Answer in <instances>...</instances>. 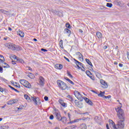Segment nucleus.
I'll return each instance as SVG.
<instances>
[{"mask_svg": "<svg viewBox=\"0 0 129 129\" xmlns=\"http://www.w3.org/2000/svg\"><path fill=\"white\" fill-rule=\"evenodd\" d=\"M89 77H90V78L92 79V80H95V79L94 78V77L93 76H89Z\"/></svg>", "mask_w": 129, "mask_h": 129, "instance_id": "45", "label": "nucleus"}, {"mask_svg": "<svg viewBox=\"0 0 129 129\" xmlns=\"http://www.w3.org/2000/svg\"><path fill=\"white\" fill-rule=\"evenodd\" d=\"M109 124H112L113 127V129H117L116 128V125H115V123H114V122H113V121H112V120L111 119H109Z\"/></svg>", "mask_w": 129, "mask_h": 129, "instance_id": "14", "label": "nucleus"}, {"mask_svg": "<svg viewBox=\"0 0 129 129\" xmlns=\"http://www.w3.org/2000/svg\"><path fill=\"white\" fill-rule=\"evenodd\" d=\"M3 92H4L5 94H7V93H8V92H9V91L6 89H4L3 90Z\"/></svg>", "mask_w": 129, "mask_h": 129, "instance_id": "39", "label": "nucleus"}, {"mask_svg": "<svg viewBox=\"0 0 129 129\" xmlns=\"http://www.w3.org/2000/svg\"><path fill=\"white\" fill-rule=\"evenodd\" d=\"M41 51H42V52H48V50L44 48H41Z\"/></svg>", "mask_w": 129, "mask_h": 129, "instance_id": "46", "label": "nucleus"}, {"mask_svg": "<svg viewBox=\"0 0 129 129\" xmlns=\"http://www.w3.org/2000/svg\"><path fill=\"white\" fill-rule=\"evenodd\" d=\"M80 120H81V118L75 119V122H79Z\"/></svg>", "mask_w": 129, "mask_h": 129, "instance_id": "40", "label": "nucleus"}, {"mask_svg": "<svg viewBox=\"0 0 129 129\" xmlns=\"http://www.w3.org/2000/svg\"><path fill=\"white\" fill-rule=\"evenodd\" d=\"M31 100H32L34 102L35 105H38V104H41V101L39 97H31Z\"/></svg>", "mask_w": 129, "mask_h": 129, "instance_id": "5", "label": "nucleus"}, {"mask_svg": "<svg viewBox=\"0 0 129 129\" xmlns=\"http://www.w3.org/2000/svg\"><path fill=\"white\" fill-rule=\"evenodd\" d=\"M13 58L14 59H15V60H16V59L17 60V58H19V57H18V56H16L15 55H13Z\"/></svg>", "mask_w": 129, "mask_h": 129, "instance_id": "58", "label": "nucleus"}, {"mask_svg": "<svg viewBox=\"0 0 129 129\" xmlns=\"http://www.w3.org/2000/svg\"><path fill=\"white\" fill-rule=\"evenodd\" d=\"M0 12H2L3 14H6V13H8V11L6 10H4L3 9L0 10Z\"/></svg>", "mask_w": 129, "mask_h": 129, "instance_id": "38", "label": "nucleus"}, {"mask_svg": "<svg viewBox=\"0 0 129 129\" xmlns=\"http://www.w3.org/2000/svg\"><path fill=\"white\" fill-rule=\"evenodd\" d=\"M79 59H80V61H83V57H81V56H79Z\"/></svg>", "mask_w": 129, "mask_h": 129, "instance_id": "59", "label": "nucleus"}, {"mask_svg": "<svg viewBox=\"0 0 129 129\" xmlns=\"http://www.w3.org/2000/svg\"><path fill=\"white\" fill-rule=\"evenodd\" d=\"M96 36L98 39H101L102 38V33L98 31L96 32Z\"/></svg>", "mask_w": 129, "mask_h": 129, "instance_id": "16", "label": "nucleus"}, {"mask_svg": "<svg viewBox=\"0 0 129 129\" xmlns=\"http://www.w3.org/2000/svg\"><path fill=\"white\" fill-rule=\"evenodd\" d=\"M74 94L77 97V99L78 100H80V101H82L84 99L83 97H82V95L80 94V92H79L78 91H75L74 92Z\"/></svg>", "mask_w": 129, "mask_h": 129, "instance_id": "4", "label": "nucleus"}, {"mask_svg": "<svg viewBox=\"0 0 129 129\" xmlns=\"http://www.w3.org/2000/svg\"><path fill=\"white\" fill-rule=\"evenodd\" d=\"M104 94H105V92L100 91V93L98 94V96L99 97H103V98H104Z\"/></svg>", "mask_w": 129, "mask_h": 129, "instance_id": "15", "label": "nucleus"}, {"mask_svg": "<svg viewBox=\"0 0 129 129\" xmlns=\"http://www.w3.org/2000/svg\"><path fill=\"white\" fill-rule=\"evenodd\" d=\"M100 82L102 84V85H103V88H107V87H108L107 83H106V82H105V81H104L103 80H100Z\"/></svg>", "mask_w": 129, "mask_h": 129, "instance_id": "9", "label": "nucleus"}, {"mask_svg": "<svg viewBox=\"0 0 129 129\" xmlns=\"http://www.w3.org/2000/svg\"><path fill=\"white\" fill-rule=\"evenodd\" d=\"M17 61L19 62V63H21V64H24V63H25V60H24L23 59L18 57L17 58Z\"/></svg>", "mask_w": 129, "mask_h": 129, "instance_id": "19", "label": "nucleus"}, {"mask_svg": "<svg viewBox=\"0 0 129 129\" xmlns=\"http://www.w3.org/2000/svg\"><path fill=\"white\" fill-rule=\"evenodd\" d=\"M84 99H85V101H86V103H88L89 105H90L91 106H93V102L91 101V100L86 97H84Z\"/></svg>", "mask_w": 129, "mask_h": 129, "instance_id": "7", "label": "nucleus"}, {"mask_svg": "<svg viewBox=\"0 0 129 129\" xmlns=\"http://www.w3.org/2000/svg\"><path fill=\"white\" fill-rule=\"evenodd\" d=\"M73 60L75 61V64H76V65H80V66H81L82 68H83V69H85V68H84V64H83V63L80 62L79 61L77 60L75 58H73Z\"/></svg>", "mask_w": 129, "mask_h": 129, "instance_id": "11", "label": "nucleus"}, {"mask_svg": "<svg viewBox=\"0 0 129 129\" xmlns=\"http://www.w3.org/2000/svg\"><path fill=\"white\" fill-rule=\"evenodd\" d=\"M16 50L17 51H22V48L20 45H15Z\"/></svg>", "mask_w": 129, "mask_h": 129, "instance_id": "23", "label": "nucleus"}, {"mask_svg": "<svg viewBox=\"0 0 129 129\" xmlns=\"http://www.w3.org/2000/svg\"><path fill=\"white\" fill-rule=\"evenodd\" d=\"M74 122H75V120H74L73 121H70L68 123V124H70L71 123H74Z\"/></svg>", "mask_w": 129, "mask_h": 129, "instance_id": "54", "label": "nucleus"}, {"mask_svg": "<svg viewBox=\"0 0 129 129\" xmlns=\"http://www.w3.org/2000/svg\"><path fill=\"white\" fill-rule=\"evenodd\" d=\"M49 119L51 120L54 119V115H50L49 116Z\"/></svg>", "mask_w": 129, "mask_h": 129, "instance_id": "47", "label": "nucleus"}, {"mask_svg": "<svg viewBox=\"0 0 129 129\" xmlns=\"http://www.w3.org/2000/svg\"><path fill=\"white\" fill-rule=\"evenodd\" d=\"M75 103L76 105L77 106L79 103V102L78 101V100H75Z\"/></svg>", "mask_w": 129, "mask_h": 129, "instance_id": "42", "label": "nucleus"}, {"mask_svg": "<svg viewBox=\"0 0 129 129\" xmlns=\"http://www.w3.org/2000/svg\"><path fill=\"white\" fill-rule=\"evenodd\" d=\"M68 117H69L70 120H71V114H70V113H68Z\"/></svg>", "mask_w": 129, "mask_h": 129, "instance_id": "48", "label": "nucleus"}, {"mask_svg": "<svg viewBox=\"0 0 129 129\" xmlns=\"http://www.w3.org/2000/svg\"><path fill=\"white\" fill-rule=\"evenodd\" d=\"M20 82L21 84L24 86V87H26V88H31L32 87V85H31V84H30V83H29V82L28 81H26V80H20Z\"/></svg>", "mask_w": 129, "mask_h": 129, "instance_id": "3", "label": "nucleus"}, {"mask_svg": "<svg viewBox=\"0 0 129 129\" xmlns=\"http://www.w3.org/2000/svg\"><path fill=\"white\" fill-rule=\"evenodd\" d=\"M8 105H12L13 104H15V103H14V101L13 100L10 101L8 103Z\"/></svg>", "mask_w": 129, "mask_h": 129, "instance_id": "35", "label": "nucleus"}, {"mask_svg": "<svg viewBox=\"0 0 129 129\" xmlns=\"http://www.w3.org/2000/svg\"><path fill=\"white\" fill-rule=\"evenodd\" d=\"M12 100L13 101L14 103H17V102H18V100H17V99H14Z\"/></svg>", "mask_w": 129, "mask_h": 129, "instance_id": "60", "label": "nucleus"}, {"mask_svg": "<svg viewBox=\"0 0 129 129\" xmlns=\"http://www.w3.org/2000/svg\"><path fill=\"white\" fill-rule=\"evenodd\" d=\"M57 83L58 87H59L61 90H66V89H68V88H69L64 82L60 80H57Z\"/></svg>", "mask_w": 129, "mask_h": 129, "instance_id": "2", "label": "nucleus"}, {"mask_svg": "<svg viewBox=\"0 0 129 129\" xmlns=\"http://www.w3.org/2000/svg\"><path fill=\"white\" fill-rule=\"evenodd\" d=\"M66 27L67 29H71V25H70V24H69V23H67L66 24Z\"/></svg>", "mask_w": 129, "mask_h": 129, "instance_id": "27", "label": "nucleus"}, {"mask_svg": "<svg viewBox=\"0 0 129 129\" xmlns=\"http://www.w3.org/2000/svg\"><path fill=\"white\" fill-rule=\"evenodd\" d=\"M44 99L45 101H48V99H49V98L48 97V96H45L44 97Z\"/></svg>", "mask_w": 129, "mask_h": 129, "instance_id": "43", "label": "nucleus"}, {"mask_svg": "<svg viewBox=\"0 0 129 129\" xmlns=\"http://www.w3.org/2000/svg\"><path fill=\"white\" fill-rule=\"evenodd\" d=\"M67 98L70 99V101H71V102H73V101H74L73 97H72L71 96V95H68Z\"/></svg>", "mask_w": 129, "mask_h": 129, "instance_id": "26", "label": "nucleus"}, {"mask_svg": "<svg viewBox=\"0 0 129 129\" xmlns=\"http://www.w3.org/2000/svg\"><path fill=\"white\" fill-rule=\"evenodd\" d=\"M4 65H6V66H3V68H10L11 67L9 64L7 63L6 62H5L3 63Z\"/></svg>", "mask_w": 129, "mask_h": 129, "instance_id": "31", "label": "nucleus"}, {"mask_svg": "<svg viewBox=\"0 0 129 129\" xmlns=\"http://www.w3.org/2000/svg\"><path fill=\"white\" fill-rule=\"evenodd\" d=\"M61 105L63 107H66V103L65 102H63L62 104H61Z\"/></svg>", "mask_w": 129, "mask_h": 129, "instance_id": "50", "label": "nucleus"}, {"mask_svg": "<svg viewBox=\"0 0 129 129\" xmlns=\"http://www.w3.org/2000/svg\"><path fill=\"white\" fill-rule=\"evenodd\" d=\"M119 67H123V64L119 63Z\"/></svg>", "mask_w": 129, "mask_h": 129, "instance_id": "63", "label": "nucleus"}, {"mask_svg": "<svg viewBox=\"0 0 129 129\" xmlns=\"http://www.w3.org/2000/svg\"><path fill=\"white\" fill-rule=\"evenodd\" d=\"M0 80H2V81H4V82H7V81H8V80H7L6 79L2 77H0Z\"/></svg>", "mask_w": 129, "mask_h": 129, "instance_id": "36", "label": "nucleus"}, {"mask_svg": "<svg viewBox=\"0 0 129 129\" xmlns=\"http://www.w3.org/2000/svg\"><path fill=\"white\" fill-rule=\"evenodd\" d=\"M60 121H62L63 123H66L67 122V117L65 116L61 117Z\"/></svg>", "mask_w": 129, "mask_h": 129, "instance_id": "18", "label": "nucleus"}, {"mask_svg": "<svg viewBox=\"0 0 129 129\" xmlns=\"http://www.w3.org/2000/svg\"><path fill=\"white\" fill-rule=\"evenodd\" d=\"M111 97V96H110V95H108V96H104V98H106V99H107V98L109 99V98H110Z\"/></svg>", "mask_w": 129, "mask_h": 129, "instance_id": "44", "label": "nucleus"}, {"mask_svg": "<svg viewBox=\"0 0 129 129\" xmlns=\"http://www.w3.org/2000/svg\"><path fill=\"white\" fill-rule=\"evenodd\" d=\"M3 71H4V69L2 68V67H0V73H3Z\"/></svg>", "mask_w": 129, "mask_h": 129, "instance_id": "53", "label": "nucleus"}, {"mask_svg": "<svg viewBox=\"0 0 129 129\" xmlns=\"http://www.w3.org/2000/svg\"><path fill=\"white\" fill-rule=\"evenodd\" d=\"M19 107H20V109H23V108H24V105H20L19 106Z\"/></svg>", "mask_w": 129, "mask_h": 129, "instance_id": "62", "label": "nucleus"}, {"mask_svg": "<svg viewBox=\"0 0 129 129\" xmlns=\"http://www.w3.org/2000/svg\"><path fill=\"white\" fill-rule=\"evenodd\" d=\"M63 58H64V59L67 60V61H68V62H70V60H69V58H67L66 56H63Z\"/></svg>", "mask_w": 129, "mask_h": 129, "instance_id": "51", "label": "nucleus"}, {"mask_svg": "<svg viewBox=\"0 0 129 129\" xmlns=\"http://www.w3.org/2000/svg\"><path fill=\"white\" fill-rule=\"evenodd\" d=\"M55 69H58V64H56L55 66Z\"/></svg>", "mask_w": 129, "mask_h": 129, "instance_id": "64", "label": "nucleus"}, {"mask_svg": "<svg viewBox=\"0 0 129 129\" xmlns=\"http://www.w3.org/2000/svg\"><path fill=\"white\" fill-rule=\"evenodd\" d=\"M58 66V70H61V69H62V68H63V65L61 64H57Z\"/></svg>", "mask_w": 129, "mask_h": 129, "instance_id": "33", "label": "nucleus"}, {"mask_svg": "<svg viewBox=\"0 0 129 129\" xmlns=\"http://www.w3.org/2000/svg\"><path fill=\"white\" fill-rule=\"evenodd\" d=\"M59 44H61V45H60V47H61L62 48H63V40H60L59 41Z\"/></svg>", "mask_w": 129, "mask_h": 129, "instance_id": "37", "label": "nucleus"}, {"mask_svg": "<svg viewBox=\"0 0 129 129\" xmlns=\"http://www.w3.org/2000/svg\"><path fill=\"white\" fill-rule=\"evenodd\" d=\"M15 86H16V87H18V88H21V86L20 85V84L18 83L17 85H15Z\"/></svg>", "mask_w": 129, "mask_h": 129, "instance_id": "56", "label": "nucleus"}, {"mask_svg": "<svg viewBox=\"0 0 129 129\" xmlns=\"http://www.w3.org/2000/svg\"><path fill=\"white\" fill-rule=\"evenodd\" d=\"M29 74H30L29 75H28V77H29V78L33 79V78H34L35 77V76H34V75L33 74H32V73H30Z\"/></svg>", "mask_w": 129, "mask_h": 129, "instance_id": "28", "label": "nucleus"}, {"mask_svg": "<svg viewBox=\"0 0 129 129\" xmlns=\"http://www.w3.org/2000/svg\"><path fill=\"white\" fill-rule=\"evenodd\" d=\"M106 7H107V8H112V4H111V3H107L106 4Z\"/></svg>", "mask_w": 129, "mask_h": 129, "instance_id": "32", "label": "nucleus"}, {"mask_svg": "<svg viewBox=\"0 0 129 129\" xmlns=\"http://www.w3.org/2000/svg\"><path fill=\"white\" fill-rule=\"evenodd\" d=\"M4 40H5V41H7V40H10V37H4Z\"/></svg>", "mask_w": 129, "mask_h": 129, "instance_id": "55", "label": "nucleus"}, {"mask_svg": "<svg viewBox=\"0 0 129 129\" xmlns=\"http://www.w3.org/2000/svg\"><path fill=\"white\" fill-rule=\"evenodd\" d=\"M76 127H77V125H72L70 126H68V129H75L76 128Z\"/></svg>", "mask_w": 129, "mask_h": 129, "instance_id": "22", "label": "nucleus"}, {"mask_svg": "<svg viewBox=\"0 0 129 129\" xmlns=\"http://www.w3.org/2000/svg\"><path fill=\"white\" fill-rule=\"evenodd\" d=\"M51 12L53 13V14H54V15H56L57 16H59V14H60V12L54 10H52Z\"/></svg>", "mask_w": 129, "mask_h": 129, "instance_id": "21", "label": "nucleus"}, {"mask_svg": "<svg viewBox=\"0 0 129 129\" xmlns=\"http://www.w3.org/2000/svg\"><path fill=\"white\" fill-rule=\"evenodd\" d=\"M85 60L87 62V64L90 65L91 67H93V65L92 64V63H91V61H90V60L88 59V58H86Z\"/></svg>", "mask_w": 129, "mask_h": 129, "instance_id": "20", "label": "nucleus"}, {"mask_svg": "<svg viewBox=\"0 0 129 129\" xmlns=\"http://www.w3.org/2000/svg\"><path fill=\"white\" fill-rule=\"evenodd\" d=\"M26 68H28V70H29L30 71H33V69H32V68H31V67H29V66H27L26 67Z\"/></svg>", "mask_w": 129, "mask_h": 129, "instance_id": "52", "label": "nucleus"}, {"mask_svg": "<svg viewBox=\"0 0 129 129\" xmlns=\"http://www.w3.org/2000/svg\"><path fill=\"white\" fill-rule=\"evenodd\" d=\"M86 74L87 75V76L89 77V76H90V75H92V73L89 71H86Z\"/></svg>", "mask_w": 129, "mask_h": 129, "instance_id": "29", "label": "nucleus"}, {"mask_svg": "<svg viewBox=\"0 0 129 129\" xmlns=\"http://www.w3.org/2000/svg\"><path fill=\"white\" fill-rule=\"evenodd\" d=\"M3 59H2L1 58H0V61H1V63H2V64H4V63H5V62L6 61V59H5V57H4Z\"/></svg>", "mask_w": 129, "mask_h": 129, "instance_id": "34", "label": "nucleus"}, {"mask_svg": "<svg viewBox=\"0 0 129 129\" xmlns=\"http://www.w3.org/2000/svg\"><path fill=\"white\" fill-rule=\"evenodd\" d=\"M8 47L9 49H11V50H13L14 51L16 50V45L13 43H8Z\"/></svg>", "mask_w": 129, "mask_h": 129, "instance_id": "10", "label": "nucleus"}, {"mask_svg": "<svg viewBox=\"0 0 129 129\" xmlns=\"http://www.w3.org/2000/svg\"><path fill=\"white\" fill-rule=\"evenodd\" d=\"M45 85V79L43 77H39V85L41 86H44Z\"/></svg>", "mask_w": 129, "mask_h": 129, "instance_id": "8", "label": "nucleus"}, {"mask_svg": "<svg viewBox=\"0 0 129 129\" xmlns=\"http://www.w3.org/2000/svg\"><path fill=\"white\" fill-rule=\"evenodd\" d=\"M24 98H25L26 100H28V101H30L31 100V98H30V97L27 94L24 95Z\"/></svg>", "mask_w": 129, "mask_h": 129, "instance_id": "24", "label": "nucleus"}, {"mask_svg": "<svg viewBox=\"0 0 129 129\" xmlns=\"http://www.w3.org/2000/svg\"><path fill=\"white\" fill-rule=\"evenodd\" d=\"M76 55H78L79 56H81V57H83V55L80 53V52H77L76 53Z\"/></svg>", "mask_w": 129, "mask_h": 129, "instance_id": "41", "label": "nucleus"}, {"mask_svg": "<svg viewBox=\"0 0 129 129\" xmlns=\"http://www.w3.org/2000/svg\"><path fill=\"white\" fill-rule=\"evenodd\" d=\"M5 88H3V87H2L1 86H0V92H4V89Z\"/></svg>", "mask_w": 129, "mask_h": 129, "instance_id": "49", "label": "nucleus"}, {"mask_svg": "<svg viewBox=\"0 0 129 129\" xmlns=\"http://www.w3.org/2000/svg\"><path fill=\"white\" fill-rule=\"evenodd\" d=\"M17 35H18V36H20L21 38H24L25 36V33H24V32H23V31L19 30L17 31Z\"/></svg>", "mask_w": 129, "mask_h": 129, "instance_id": "12", "label": "nucleus"}, {"mask_svg": "<svg viewBox=\"0 0 129 129\" xmlns=\"http://www.w3.org/2000/svg\"><path fill=\"white\" fill-rule=\"evenodd\" d=\"M54 114L55 115V117L58 121H61V118H62V116H61V114L59 112H54Z\"/></svg>", "mask_w": 129, "mask_h": 129, "instance_id": "6", "label": "nucleus"}, {"mask_svg": "<svg viewBox=\"0 0 129 129\" xmlns=\"http://www.w3.org/2000/svg\"><path fill=\"white\" fill-rule=\"evenodd\" d=\"M77 106L79 107V108H82L83 107V104L82 103H79V104H78Z\"/></svg>", "mask_w": 129, "mask_h": 129, "instance_id": "30", "label": "nucleus"}, {"mask_svg": "<svg viewBox=\"0 0 129 129\" xmlns=\"http://www.w3.org/2000/svg\"><path fill=\"white\" fill-rule=\"evenodd\" d=\"M59 102L60 104H62L64 102V101L63 100H59Z\"/></svg>", "mask_w": 129, "mask_h": 129, "instance_id": "57", "label": "nucleus"}, {"mask_svg": "<svg viewBox=\"0 0 129 129\" xmlns=\"http://www.w3.org/2000/svg\"><path fill=\"white\" fill-rule=\"evenodd\" d=\"M91 91H92V92H93V93H95V94H98V93H97V92H96L93 90H92Z\"/></svg>", "mask_w": 129, "mask_h": 129, "instance_id": "61", "label": "nucleus"}, {"mask_svg": "<svg viewBox=\"0 0 129 129\" xmlns=\"http://www.w3.org/2000/svg\"><path fill=\"white\" fill-rule=\"evenodd\" d=\"M63 33L64 34H68L69 36H70L71 35V30L68 28H66L63 31Z\"/></svg>", "mask_w": 129, "mask_h": 129, "instance_id": "13", "label": "nucleus"}, {"mask_svg": "<svg viewBox=\"0 0 129 129\" xmlns=\"http://www.w3.org/2000/svg\"><path fill=\"white\" fill-rule=\"evenodd\" d=\"M64 79H65V80H67V81H68V82H69V83H70L72 85H74V82L71 81V80H70V79L68 78L67 77H64Z\"/></svg>", "mask_w": 129, "mask_h": 129, "instance_id": "17", "label": "nucleus"}, {"mask_svg": "<svg viewBox=\"0 0 129 129\" xmlns=\"http://www.w3.org/2000/svg\"><path fill=\"white\" fill-rule=\"evenodd\" d=\"M115 110L117 112V115L120 120L117 122L116 124L117 129H124V120L125 116L124 115V111L121 109V107H118L115 108Z\"/></svg>", "mask_w": 129, "mask_h": 129, "instance_id": "1", "label": "nucleus"}, {"mask_svg": "<svg viewBox=\"0 0 129 129\" xmlns=\"http://www.w3.org/2000/svg\"><path fill=\"white\" fill-rule=\"evenodd\" d=\"M99 10L101 11H105L106 10H107V8H105L104 6H101L99 8Z\"/></svg>", "mask_w": 129, "mask_h": 129, "instance_id": "25", "label": "nucleus"}]
</instances>
